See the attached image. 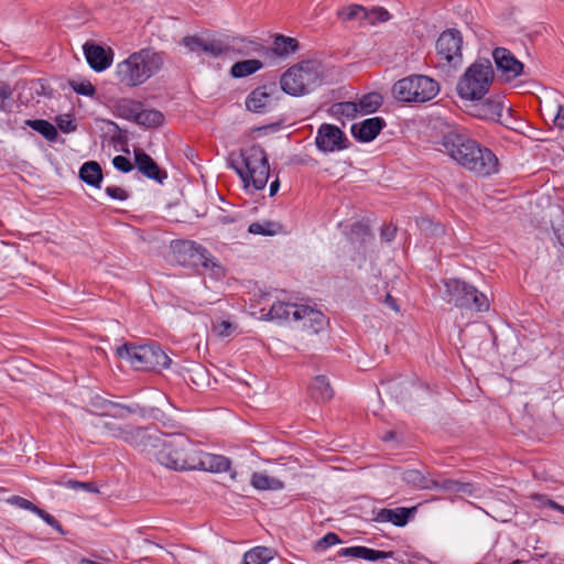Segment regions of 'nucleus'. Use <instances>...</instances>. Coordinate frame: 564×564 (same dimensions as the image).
Segmentation results:
<instances>
[{"label": "nucleus", "mask_w": 564, "mask_h": 564, "mask_svg": "<svg viewBox=\"0 0 564 564\" xmlns=\"http://www.w3.org/2000/svg\"><path fill=\"white\" fill-rule=\"evenodd\" d=\"M69 487L70 488H74V489H77V488H83L87 491H90V492H97L98 489L96 487V485L94 482H82V481H77V480H70L68 482Z\"/></svg>", "instance_id": "obj_58"}, {"label": "nucleus", "mask_w": 564, "mask_h": 564, "mask_svg": "<svg viewBox=\"0 0 564 564\" xmlns=\"http://www.w3.org/2000/svg\"><path fill=\"white\" fill-rule=\"evenodd\" d=\"M161 441H164V433L154 427H135L132 425L126 443L155 458V452L159 449Z\"/></svg>", "instance_id": "obj_11"}, {"label": "nucleus", "mask_w": 564, "mask_h": 564, "mask_svg": "<svg viewBox=\"0 0 564 564\" xmlns=\"http://www.w3.org/2000/svg\"><path fill=\"white\" fill-rule=\"evenodd\" d=\"M70 85L75 93L83 95V96L90 97L96 91L94 85L90 82H80V83L73 82Z\"/></svg>", "instance_id": "obj_51"}, {"label": "nucleus", "mask_w": 564, "mask_h": 564, "mask_svg": "<svg viewBox=\"0 0 564 564\" xmlns=\"http://www.w3.org/2000/svg\"><path fill=\"white\" fill-rule=\"evenodd\" d=\"M155 459L163 466L175 470L199 469L210 473L227 471L229 458L223 455L205 453L184 434H164Z\"/></svg>", "instance_id": "obj_1"}, {"label": "nucleus", "mask_w": 564, "mask_h": 564, "mask_svg": "<svg viewBox=\"0 0 564 564\" xmlns=\"http://www.w3.org/2000/svg\"><path fill=\"white\" fill-rule=\"evenodd\" d=\"M184 247L186 248V251L191 252L192 254H194V253L198 254L199 260L204 267H206V268L209 267L208 258H207L208 252L205 248H203L199 245H195L193 242L186 243V245H184Z\"/></svg>", "instance_id": "obj_50"}, {"label": "nucleus", "mask_w": 564, "mask_h": 564, "mask_svg": "<svg viewBox=\"0 0 564 564\" xmlns=\"http://www.w3.org/2000/svg\"><path fill=\"white\" fill-rule=\"evenodd\" d=\"M434 231H435V234L443 232V227L440 225H436Z\"/></svg>", "instance_id": "obj_64"}, {"label": "nucleus", "mask_w": 564, "mask_h": 564, "mask_svg": "<svg viewBox=\"0 0 564 564\" xmlns=\"http://www.w3.org/2000/svg\"><path fill=\"white\" fill-rule=\"evenodd\" d=\"M415 507H399L394 509L382 508L376 512L373 520L381 523L390 522L397 527H404L409 522L411 516L415 513Z\"/></svg>", "instance_id": "obj_20"}, {"label": "nucleus", "mask_w": 564, "mask_h": 564, "mask_svg": "<svg viewBox=\"0 0 564 564\" xmlns=\"http://www.w3.org/2000/svg\"><path fill=\"white\" fill-rule=\"evenodd\" d=\"M476 116L486 120H496L501 117L502 104L497 100L486 99L475 106Z\"/></svg>", "instance_id": "obj_33"}, {"label": "nucleus", "mask_w": 564, "mask_h": 564, "mask_svg": "<svg viewBox=\"0 0 564 564\" xmlns=\"http://www.w3.org/2000/svg\"><path fill=\"white\" fill-rule=\"evenodd\" d=\"M300 304L288 303V302H275L269 310L267 316L269 319L283 322L294 321V311L299 310Z\"/></svg>", "instance_id": "obj_28"}, {"label": "nucleus", "mask_w": 564, "mask_h": 564, "mask_svg": "<svg viewBox=\"0 0 564 564\" xmlns=\"http://www.w3.org/2000/svg\"><path fill=\"white\" fill-rule=\"evenodd\" d=\"M8 502L18 507V508H21V509H25V510H29L31 512H34L35 509H36V506L31 502L30 500L23 498V497H20V496H12L8 499Z\"/></svg>", "instance_id": "obj_52"}, {"label": "nucleus", "mask_w": 564, "mask_h": 564, "mask_svg": "<svg viewBox=\"0 0 564 564\" xmlns=\"http://www.w3.org/2000/svg\"><path fill=\"white\" fill-rule=\"evenodd\" d=\"M384 302L393 311H395V312L399 311V306L397 305L395 299L392 295H390L389 293L386 295Z\"/></svg>", "instance_id": "obj_61"}, {"label": "nucleus", "mask_w": 564, "mask_h": 564, "mask_svg": "<svg viewBox=\"0 0 564 564\" xmlns=\"http://www.w3.org/2000/svg\"><path fill=\"white\" fill-rule=\"evenodd\" d=\"M224 41L228 46V52L231 51L242 56L260 53L263 50L259 42L242 36H226Z\"/></svg>", "instance_id": "obj_23"}, {"label": "nucleus", "mask_w": 564, "mask_h": 564, "mask_svg": "<svg viewBox=\"0 0 564 564\" xmlns=\"http://www.w3.org/2000/svg\"><path fill=\"white\" fill-rule=\"evenodd\" d=\"M164 122V116L156 109H143L141 107L140 113L137 119V124L145 128H158Z\"/></svg>", "instance_id": "obj_36"}, {"label": "nucleus", "mask_w": 564, "mask_h": 564, "mask_svg": "<svg viewBox=\"0 0 564 564\" xmlns=\"http://www.w3.org/2000/svg\"><path fill=\"white\" fill-rule=\"evenodd\" d=\"M279 188H280V181L278 178H275L270 184V196H274L278 193Z\"/></svg>", "instance_id": "obj_62"}, {"label": "nucleus", "mask_w": 564, "mask_h": 564, "mask_svg": "<svg viewBox=\"0 0 564 564\" xmlns=\"http://www.w3.org/2000/svg\"><path fill=\"white\" fill-rule=\"evenodd\" d=\"M191 380L197 387L209 383V376L207 369L202 365H195L191 370Z\"/></svg>", "instance_id": "obj_46"}, {"label": "nucleus", "mask_w": 564, "mask_h": 564, "mask_svg": "<svg viewBox=\"0 0 564 564\" xmlns=\"http://www.w3.org/2000/svg\"><path fill=\"white\" fill-rule=\"evenodd\" d=\"M366 8L360 4H349L337 11V17L343 21L365 22Z\"/></svg>", "instance_id": "obj_40"}, {"label": "nucleus", "mask_w": 564, "mask_h": 564, "mask_svg": "<svg viewBox=\"0 0 564 564\" xmlns=\"http://www.w3.org/2000/svg\"><path fill=\"white\" fill-rule=\"evenodd\" d=\"M332 112L337 117L355 118L360 113L358 105L352 101H343L333 105Z\"/></svg>", "instance_id": "obj_42"}, {"label": "nucleus", "mask_w": 564, "mask_h": 564, "mask_svg": "<svg viewBox=\"0 0 564 564\" xmlns=\"http://www.w3.org/2000/svg\"><path fill=\"white\" fill-rule=\"evenodd\" d=\"M219 223L221 224H230L235 221V218L231 216L223 215L218 217Z\"/></svg>", "instance_id": "obj_63"}, {"label": "nucleus", "mask_w": 564, "mask_h": 564, "mask_svg": "<svg viewBox=\"0 0 564 564\" xmlns=\"http://www.w3.org/2000/svg\"><path fill=\"white\" fill-rule=\"evenodd\" d=\"M117 355L126 359L135 370L169 368L170 357L156 344L134 345L126 343L117 348Z\"/></svg>", "instance_id": "obj_6"}, {"label": "nucleus", "mask_w": 564, "mask_h": 564, "mask_svg": "<svg viewBox=\"0 0 564 564\" xmlns=\"http://www.w3.org/2000/svg\"><path fill=\"white\" fill-rule=\"evenodd\" d=\"M395 231L397 229L392 226H384L382 229H381V238L384 240V241H391L394 236H395Z\"/></svg>", "instance_id": "obj_59"}, {"label": "nucleus", "mask_w": 564, "mask_h": 564, "mask_svg": "<svg viewBox=\"0 0 564 564\" xmlns=\"http://www.w3.org/2000/svg\"><path fill=\"white\" fill-rule=\"evenodd\" d=\"M438 91V83L424 75L404 77L392 87L394 98L406 104L432 100Z\"/></svg>", "instance_id": "obj_7"}, {"label": "nucleus", "mask_w": 564, "mask_h": 564, "mask_svg": "<svg viewBox=\"0 0 564 564\" xmlns=\"http://www.w3.org/2000/svg\"><path fill=\"white\" fill-rule=\"evenodd\" d=\"M83 48L87 63L94 70L102 72L111 65L113 58L111 50L106 51L102 46L88 42Z\"/></svg>", "instance_id": "obj_17"}, {"label": "nucleus", "mask_w": 564, "mask_h": 564, "mask_svg": "<svg viewBox=\"0 0 564 564\" xmlns=\"http://www.w3.org/2000/svg\"><path fill=\"white\" fill-rule=\"evenodd\" d=\"M11 98H12L11 87L4 82H0V110L7 109V106Z\"/></svg>", "instance_id": "obj_53"}, {"label": "nucleus", "mask_w": 564, "mask_h": 564, "mask_svg": "<svg viewBox=\"0 0 564 564\" xmlns=\"http://www.w3.org/2000/svg\"><path fill=\"white\" fill-rule=\"evenodd\" d=\"M248 232L261 236H275L283 232V226L273 220L256 221L249 225Z\"/></svg>", "instance_id": "obj_35"}, {"label": "nucleus", "mask_w": 564, "mask_h": 564, "mask_svg": "<svg viewBox=\"0 0 564 564\" xmlns=\"http://www.w3.org/2000/svg\"><path fill=\"white\" fill-rule=\"evenodd\" d=\"M272 558V550L257 546L245 553L243 564H267Z\"/></svg>", "instance_id": "obj_38"}, {"label": "nucleus", "mask_w": 564, "mask_h": 564, "mask_svg": "<svg viewBox=\"0 0 564 564\" xmlns=\"http://www.w3.org/2000/svg\"><path fill=\"white\" fill-rule=\"evenodd\" d=\"M250 482L257 490H281L284 488L282 480L265 473H253Z\"/></svg>", "instance_id": "obj_31"}, {"label": "nucleus", "mask_w": 564, "mask_h": 564, "mask_svg": "<svg viewBox=\"0 0 564 564\" xmlns=\"http://www.w3.org/2000/svg\"><path fill=\"white\" fill-rule=\"evenodd\" d=\"M271 99L267 87H258L247 97L246 107L252 112H261Z\"/></svg>", "instance_id": "obj_30"}, {"label": "nucleus", "mask_w": 564, "mask_h": 564, "mask_svg": "<svg viewBox=\"0 0 564 564\" xmlns=\"http://www.w3.org/2000/svg\"><path fill=\"white\" fill-rule=\"evenodd\" d=\"M141 107V102L134 100H122L118 106V110L123 118L137 123Z\"/></svg>", "instance_id": "obj_41"}, {"label": "nucleus", "mask_w": 564, "mask_h": 564, "mask_svg": "<svg viewBox=\"0 0 564 564\" xmlns=\"http://www.w3.org/2000/svg\"><path fill=\"white\" fill-rule=\"evenodd\" d=\"M391 18L389 11L382 7L366 8L365 22L375 25L378 22H387Z\"/></svg>", "instance_id": "obj_43"}, {"label": "nucleus", "mask_w": 564, "mask_h": 564, "mask_svg": "<svg viewBox=\"0 0 564 564\" xmlns=\"http://www.w3.org/2000/svg\"><path fill=\"white\" fill-rule=\"evenodd\" d=\"M164 64L163 53L142 48L117 64L118 80L128 87H137L160 72Z\"/></svg>", "instance_id": "obj_2"}, {"label": "nucleus", "mask_w": 564, "mask_h": 564, "mask_svg": "<svg viewBox=\"0 0 564 564\" xmlns=\"http://www.w3.org/2000/svg\"><path fill=\"white\" fill-rule=\"evenodd\" d=\"M181 44L191 53H203L215 58L228 53V46L225 44V41L214 36H185L182 39Z\"/></svg>", "instance_id": "obj_12"}, {"label": "nucleus", "mask_w": 564, "mask_h": 564, "mask_svg": "<svg viewBox=\"0 0 564 564\" xmlns=\"http://www.w3.org/2000/svg\"><path fill=\"white\" fill-rule=\"evenodd\" d=\"M134 161L138 170L148 178L163 183L167 177L166 172L162 171L156 162L142 150L134 151Z\"/></svg>", "instance_id": "obj_19"}, {"label": "nucleus", "mask_w": 564, "mask_h": 564, "mask_svg": "<svg viewBox=\"0 0 564 564\" xmlns=\"http://www.w3.org/2000/svg\"><path fill=\"white\" fill-rule=\"evenodd\" d=\"M341 540L339 539V536L334 533V532H328L327 534H325L322 539L317 540L314 544V550L316 552H324L326 551L328 547L333 546V545H336L338 543H340Z\"/></svg>", "instance_id": "obj_47"}, {"label": "nucleus", "mask_w": 564, "mask_h": 564, "mask_svg": "<svg viewBox=\"0 0 564 564\" xmlns=\"http://www.w3.org/2000/svg\"><path fill=\"white\" fill-rule=\"evenodd\" d=\"M299 41L294 37L278 34L274 36L272 51L279 57H288L297 52Z\"/></svg>", "instance_id": "obj_27"}, {"label": "nucleus", "mask_w": 564, "mask_h": 564, "mask_svg": "<svg viewBox=\"0 0 564 564\" xmlns=\"http://www.w3.org/2000/svg\"><path fill=\"white\" fill-rule=\"evenodd\" d=\"M386 127V121L381 117H372L351 126L352 137L360 142L372 141Z\"/></svg>", "instance_id": "obj_16"}, {"label": "nucleus", "mask_w": 564, "mask_h": 564, "mask_svg": "<svg viewBox=\"0 0 564 564\" xmlns=\"http://www.w3.org/2000/svg\"><path fill=\"white\" fill-rule=\"evenodd\" d=\"M131 426L132 425H130V424L119 425L116 422H110V421L104 422V424H102L104 430L110 436L122 440L124 442L128 438Z\"/></svg>", "instance_id": "obj_44"}, {"label": "nucleus", "mask_w": 564, "mask_h": 564, "mask_svg": "<svg viewBox=\"0 0 564 564\" xmlns=\"http://www.w3.org/2000/svg\"><path fill=\"white\" fill-rule=\"evenodd\" d=\"M388 392L399 402L406 403L414 394L423 392V389L413 380L393 379L386 383Z\"/></svg>", "instance_id": "obj_18"}, {"label": "nucleus", "mask_w": 564, "mask_h": 564, "mask_svg": "<svg viewBox=\"0 0 564 564\" xmlns=\"http://www.w3.org/2000/svg\"><path fill=\"white\" fill-rule=\"evenodd\" d=\"M310 392L312 398L317 401H328L334 395L329 381L325 376H316L312 380Z\"/></svg>", "instance_id": "obj_29"}, {"label": "nucleus", "mask_w": 564, "mask_h": 564, "mask_svg": "<svg viewBox=\"0 0 564 564\" xmlns=\"http://www.w3.org/2000/svg\"><path fill=\"white\" fill-rule=\"evenodd\" d=\"M57 127L65 133L74 132L77 128L72 115H62L56 118Z\"/></svg>", "instance_id": "obj_48"}, {"label": "nucleus", "mask_w": 564, "mask_h": 564, "mask_svg": "<svg viewBox=\"0 0 564 564\" xmlns=\"http://www.w3.org/2000/svg\"><path fill=\"white\" fill-rule=\"evenodd\" d=\"M79 178L89 186L100 188L102 182L100 165L95 161L84 163L79 170Z\"/></svg>", "instance_id": "obj_26"}, {"label": "nucleus", "mask_w": 564, "mask_h": 564, "mask_svg": "<svg viewBox=\"0 0 564 564\" xmlns=\"http://www.w3.org/2000/svg\"><path fill=\"white\" fill-rule=\"evenodd\" d=\"M36 516H39L45 523H47L50 527L55 529L59 533H64L62 524L50 513H47L45 510L36 507L35 511L33 512Z\"/></svg>", "instance_id": "obj_49"}, {"label": "nucleus", "mask_w": 564, "mask_h": 564, "mask_svg": "<svg viewBox=\"0 0 564 564\" xmlns=\"http://www.w3.org/2000/svg\"><path fill=\"white\" fill-rule=\"evenodd\" d=\"M469 289L470 290H466V294H464V300L467 302V305H459V307L476 312H487L490 306L487 296L470 284Z\"/></svg>", "instance_id": "obj_25"}, {"label": "nucleus", "mask_w": 564, "mask_h": 564, "mask_svg": "<svg viewBox=\"0 0 564 564\" xmlns=\"http://www.w3.org/2000/svg\"><path fill=\"white\" fill-rule=\"evenodd\" d=\"M440 144L460 166L468 158L469 153L480 145L478 141L470 138L465 130L459 128H453L445 132Z\"/></svg>", "instance_id": "obj_8"}, {"label": "nucleus", "mask_w": 564, "mask_h": 564, "mask_svg": "<svg viewBox=\"0 0 564 564\" xmlns=\"http://www.w3.org/2000/svg\"><path fill=\"white\" fill-rule=\"evenodd\" d=\"M497 69L510 82L523 73L524 65L508 48L497 47L492 52Z\"/></svg>", "instance_id": "obj_14"}, {"label": "nucleus", "mask_w": 564, "mask_h": 564, "mask_svg": "<svg viewBox=\"0 0 564 564\" xmlns=\"http://www.w3.org/2000/svg\"><path fill=\"white\" fill-rule=\"evenodd\" d=\"M315 144L323 152L340 151L347 148V138L337 126L323 123L317 130Z\"/></svg>", "instance_id": "obj_13"}, {"label": "nucleus", "mask_w": 564, "mask_h": 564, "mask_svg": "<svg viewBox=\"0 0 564 564\" xmlns=\"http://www.w3.org/2000/svg\"><path fill=\"white\" fill-rule=\"evenodd\" d=\"M240 164L231 162V166L240 176L246 188L263 189L270 175L268 155L262 147L253 144L240 152Z\"/></svg>", "instance_id": "obj_3"}, {"label": "nucleus", "mask_w": 564, "mask_h": 564, "mask_svg": "<svg viewBox=\"0 0 564 564\" xmlns=\"http://www.w3.org/2000/svg\"><path fill=\"white\" fill-rule=\"evenodd\" d=\"M106 194L110 198L117 199V200H124L128 198L127 192L123 188L118 187V186H108L106 188Z\"/></svg>", "instance_id": "obj_56"}, {"label": "nucleus", "mask_w": 564, "mask_h": 564, "mask_svg": "<svg viewBox=\"0 0 564 564\" xmlns=\"http://www.w3.org/2000/svg\"><path fill=\"white\" fill-rule=\"evenodd\" d=\"M443 297L448 303H453L457 307H459V305H467V302L464 300L466 290H470L467 282L459 279H447L443 281Z\"/></svg>", "instance_id": "obj_22"}, {"label": "nucleus", "mask_w": 564, "mask_h": 564, "mask_svg": "<svg viewBox=\"0 0 564 564\" xmlns=\"http://www.w3.org/2000/svg\"><path fill=\"white\" fill-rule=\"evenodd\" d=\"M360 115H368L377 111L382 105V96L378 93H370L357 102Z\"/></svg>", "instance_id": "obj_39"}, {"label": "nucleus", "mask_w": 564, "mask_h": 564, "mask_svg": "<svg viewBox=\"0 0 564 564\" xmlns=\"http://www.w3.org/2000/svg\"><path fill=\"white\" fill-rule=\"evenodd\" d=\"M554 124L561 129L564 130V105L557 102L556 104V112L554 116Z\"/></svg>", "instance_id": "obj_57"}, {"label": "nucleus", "mask_w": 564, "mask_h": 564, "mask_svg": "<svg viewBox=\"0 0 564 564\" xmlns=\"http://www.w3.org/2000/svg\"><path fill=\"white\" fill-rule=\"evenodd\" d=\"M494 79V70L489 59L473 63L457 83V93L463 99L480 100L488 93Z\"/></svg>", "instance_id": "obj_5"}, {"label": "nucleus", "mask_w": 564, "mask_h": 564, "mask_svg": "<svg viewBox=\"0 0 564 564\" xmlns=\"http://www.w3.org/2000/svg\"><path fill=\"white\" fill-rule=\"evenodd\" d=\"M543 505L564 514V506H561L551 499L543 500Z\"/></svg>", "instance_id": "obj_60"}, {"label": "nucleus", "mask_w": 564, "mask_h": 564, "mask_svg": "<svg viewBox=\"0 0 564 564\" xmlns=\"http://www.w3.org/2000/svg\"><path fill=\"white\" fill-rule=\"evenodd\" d=\"M462 166L477 176L487 177L498 172L499 162L490 149L480 144L469 153Z\"/></svg>", "instance_id": "obj_10"}, {"label": "nucleus", "mask_w": 564, "mask_h": 564, "mask_svg": "<svg viewBox=\"0 0 564 564\" xmlns=\"http://www.w3.org/2000/svg\"><path fill=\"white\" fill-rule=\"evenodd\" d=\"M34 131L42 134L47 141H55L57 138V129L54 124L44 119L26 120L25 122Z\"/></svg>", "instance_id": "obj_37"}, {"label": "nucleus", "mask_w": 564, "mask_h": 564, "mask_svg": "<svg viewBox=\"0 0 564 564\" xmlns=\"http://www.w3.org/2000/svg\"><path fill=\"white\" fill-rule=\"evenodd\" d=\"M294 322H301L302 328L312 333H319L326 325L325 315L308 305H299V310L294 311Z\"/></svg>", "instance_id": "obj_15"}, {"label": "nucleus", "mask_w": 564, "mask_h": 564, "mask_svg": "<svg viewBox=\"0 0 564 564\" xmlns=\"http://www.w3.org/2000/svg\"><path fill=\"white\" fill-rule=\"evenodd\" d=\"M322 80L318 65L313 61H303L290 67L280 78V86L291 96L311 93Z\"/></svg>", "instance_id": "obj_4"}, {"label": "nucleus", "mask_w": 564, "mask_h": 564, "mask_svg": "<svg viewBox=\"0 0 564 564\" xmlns=\"http://www.w3.org/2000/svg\"><path fill=\"white\" fill-rule=\"evenodd\" d=\"M430 489H438L448 494H467L473 495L475 488L470 482H463L449 478L431 479Z\"/></svg>", "instance_id": "obj_24"}, {"label": "nucleus", "mask_w": 564, "mask_h": 564, "mask_svg": "<svg viewBox=\"0 0 564 564\" xmlns=\"http://www.w3.org/2000/svg\"><path fill=\"white\" fill-rule=\"evenodd\" d=\"M399 476L402 481L416 489H430V487L432 486L431 479L425 477L417 469L402 470L399 473Z\"/></svg>", "instance_id": "obj_34"}, {"label": "nucleus", "mask_w": 564, "mask_h": 564, "mask_svg": "<svg viewBox=\"0 0 564 564\" xmlns=\"http://www.w3.org/2000/svg\"><path fill=\"white\" fill-rule=\"evenodd\" d=\"M338 555L344 557L362 558L366 561H379L384 558H392L394 553L392 551L386 552L367 546H349L340 549L338 551Z\"/></svg>", "instance_id": "obj_21"}, {"label": "nucleus", "mask_w": 564, "mask_h": 564, "mask_svg": "<svg viewBox=\"0 0 564 564\" xmlns=\"http://www.w3.org/2000/svg\"><path fill=\"white\" fill-rule=\"evenodd\" d=\"M112 164L118 171L122 173H128L132 170V163L128 158L123 155L115 156L112 160Z\"/></svg>", "instance_id": "obj_54"}, {"label": "nucleus", "mask_w": 564, "mask_h": 564, "mask_svg": "<svg viewBox=\"0 0 564 564\" xmlns=\"http://www.w3.org/2000/svg\"><path fill=\"white\" fill-rule=\"evenodd\" d=\"M214 329L218 336L228 337L232 334L235 326L230 322L221 321L215 325Z\"/></svg>", "instance_id": "obj_55"}, {"label": "nucleus", "mask_w": 564, "mask_h": 564, "mask_svg": "<svg viewBox=\"0 0 564 564\" xmlns=\"http://www.w3.org/2000/svg\"><path fill=\"white\" fill-rule=\"evenodd\" d=\"M462 33L456 29H448L442 32L436 41L435 50L438 61L443 65L456 66L462 63Z\"/></svg>", "instance_id": "obj_9"}, {"label": "nucleus", "mask_w": 564, "mask_h": 564, "mask_svg": "<svg viewBox=\"0 0 564 564\" xmlns=\"http://www.w3.org/2000/svg\"><path fill=\"white\" fill-rule=\"evenodd\" d=\"M263 67V63L259 59H245L235 63L230 68V74L235 78L250 76Z\"/></svg>", "instance_id": "obj_32"}, {"label": "nucleus", "mask_w": 564, "mask_h": 564, "mask_svg": "<svg viewBox=\"0 0 564 564\" xmlns=\"http://www.w3.org/2000/svg\"><path fill=\"white\" fill-rule=\"evenodd\" d=\"M552 228L558 242L564 247V210L556 208L552 219Z\"/></svg>", "instance_id": "obj_45"}]
</instances>
